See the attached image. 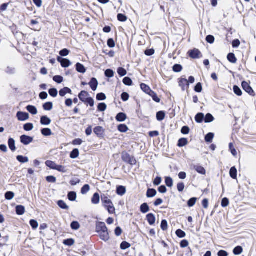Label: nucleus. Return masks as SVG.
Instances as JSON below:
<instances>
[{"label": "nucleus", "instance_id": "f257e3e1", "mask_svg": "<svg viewBox=\"0 0 256 256\" xmlns=\"http://www.w3.org/2000/svg\"><path fill=\"white\" fill-rule=\"evenodd\" d=\"M96 232L99 234L100 239L106 242L110 238L108 228L104 222H99L96 224Z\"/></svg>", "mask_w": 256, "mask_h": 256}, {"label": "nucleus", "instance_id": "f03ea898", "mask_svg": "<svg viewBox=\"0 0 256 256\" xmlns=\"http://www.w3.org/2000/svg\"><path fill=\"white\" fill-rule=\"evenodd\" d=\"M102 206L108 210L110 214L115 213V208L112 201L106 194L101 196Z\"/></svg>", "mask_w": 256, "mask_h": 256}, {"label": "nucleus", "instance_id": "7ed1b4c3", "mask_svg": "<svg viewBox=\"0 0 256 256\" xmlns=\"http://www.w3.org/2000/svg\"><path fill=\"white\" fill-rule=\"evenodd\" d=\"M122 160L131 165L136 164V161L134 157H132L128 154L126 152H123L122 154Z\"/></svg>", "mask_w": 256, "mask_h": 256}, {"label": "nucleus", "instance_id": "20e7f679", "mask_svg": "<svg viewBox=\"0 0 256 256\" xmlns=\"http://www.w3.org/2000/svg\"><path fill=\"white\" fill-rule=\"evenodd\" d=\"M188 53L189 54V56L192 58H198L202 56L200 52L196 48L188 51Z\"/></svg>", "mask_w": 256, "mask_h": 256}, {"label": "nucleus", "instance_id": "39448f33", "mask_svg": "<svg viewBox=\"0 0 256 256\" xmlns=\"http://www.w3.org/2000/svg\"><path fill=\"white\" fill-rule=\"evenodd\" d=\"M16 117L20 121H26L29 118L28 113L18 112L16 114Z\"/></svg>", "mask_w": 256, "mask_h": 256}, {"label": "nucleus", "instance_id": "423d86ee", "mask_svg": "<svg viewBox=\"0 0 256 256\" xmlns=\"http://www.w3.org/2000/svg\"><path fill=\"white\" fill-rule=\"evenodd\" d=\"M57 60L60 63L61 66L63 68H68L71 64V62L70 60L60 56L57 58Z\"/></svg>", "mask_w": 256, "mask_h": 256}, {"label": "nucleus", "instance_id": "0eeeda50", "mask_svg": "<svg viewBox=\"0 0 256 256\" xmlns=\"http://www.w3.org/2000/svg\"><path fill=\"white\" fill-rule=\"evenodd\" d=\"M20 142L24 145H28L33 140V138L26 135H22L20 138Z\"/></svg>", "mask_w": 256, "mask_h": 256}, {"label": "nucleus", "instance_id": "6e6552de", "mask_svg": "<svg viewBox=\"0 0 256 256\" xmlns=\"http://www.w3.org/2000/svg\"><path fill=\"white\" fill-rule=\"evenodd\" d=\"M179 86L182 90H184L188 88L189 84L188 80L186 78H180L179 80Z\"/></svg>", "mask_w": 256, "mask_h": 256}, {"label": "nucleus", "instance_id": "1a4fd4ad", "mask_svg": "<svg viewBox=\"0 0 256 256\" xmlns=\"http://www.w3.org/2000/svg\"><path fill=\"white\" fill-rule=\"evenodd\" d=\"M242 87L243 89L248 93L252 95L254 93L252 88L250 86V84L246 82H242Z\"/></svg>", "mask_w": 256, "mask_h": 256}, {"label": "nucleus", "instance_id": "9d476101", "mask_svg": "<svg viewBox=\"0 0 256 256\" xmlns=\"http://www.w3.org/2000/svg\"><path fill=\"white\" fill-rule=\"evenodd\" d=\"M88 96V92L84 90L80 93L78 97L80 100L84 102L89 98Z\"/></svg>", "mask_w": 256, "mask_h": 256}, {"label": "nucleus", "instance_id": "9b49d317", "mask_svg": "<svg viewBox=\"0 0 256 256\" xmlns=\"http://www.w3.org/2000/svg\"><path fill=\"white\" fill-rule=\"evenodd\" d=\"M94 132L99 137H101L103 136L104 132V129L102 127L98 126L94 128Z\"/></svg>", "mask_w": 256, "mask_h": 256}, {"label": "nucleus", "instance_id": "f8f14e48", "mask_svg": "<svg viewBox=\"0 0 256 256\" xmlns=\"http://www.w3.org/2000/svg\"><path fill=\"white\" fill-rule=\"evenodd\" d=\"M51 120L47 116H42L40 118V124L42 125H49L51 123Z\"/></svg>", "mask_w": 256, "mask_h": 256}, {"label": "nucleus", "instance_id": "ddd939ff", "mask_svg": "<svg viewBox=\"0 0 256 256\" xmlns=\"http://www.w3.org/2000/svg\"><path fill=\"white\" fill-rule=\"evenodd\" d=\"M89 84L91 88L94 91H95L96 90L98 85V80L95 78H92L89 83Z\"/></svg>", "mask_w": 256, "mask_h": 256}, {"label": "nucleus", "instance_id": "4468645a", "mask_svg": "<svg viewBox=\"0 0 256 256\" xmlns=\"http://www.w3.org/2000/svg\"><path fill=\"white\" fill-rule=\"evenodd\" d=\"M146 220L150 225H153L156 222V217L152 214H149L146 216Z\"/></svg>", "mask_w": 256, "mask_h": 256}, {"label": "nucleus", "instance_id": "2eb2a0df", "mask_svg": "<svg viewBox=\"0 0 256 256\" xmlns=\"http://www.w3.org/2000/svg\"><path fill=\"white\" fill-rule=\"evenodd\" d=\"M116 120L120 122H122L124 121L126 118V116L123 112L118 113L116 116Z\"/></svg>", "mask_w": 256, "mask_h": 256}, {"label": "nucleus", "instance_id": "dca6fc26", "mask_svg": "<svg viewBox=\"0 0 256 256\" xmlns=\"http://www.w3.org/2000/svg\"><path fill=\"white\" fill-rule=\"evenodd\" d=\"M76 66V70L78 72L82 74H84L86 72V69L82 64L80 63H77Z\"/></svg>", "mask_w": 256, "mask_h": 256}, {"label": "nucleus", "instance_id": "f3484780", "mask_svg": "<svg viewBox=\"0 0 256 256\" xmlns=\"http://www.w3.org/2000/svg\"><path fill=\"white\" fill-rule=\"evenodd\" d=\"M100 197L98 193H95L92 198V202L93 204H97L100 202Z\"/></svg>", "mask_w": 256, "mask_h": 256}, {"label": "nucleus", "instance_id": "a211bd4d", "mask_svg": "<svg viewBox=\"0 0 256 256\" xmlns=\"http://www.w3.org/2000/svg\"><path fill=\"white\" fill-rule=\"evenodd\" d=\"M140 88L144 92L148 94L152 91L148 86L144 84H140Z\"/></svg>", "mask_w": 256, "mask_h": 256}, {"label": "nucleus", "instance_id": "6ab92c4d", "mask_svg": "<svg viewBox=\"0 0 256 256\" xmlns=\"http://www.w3.org/2000/svg\"><path fill=\"white\" fill-rule=\"evenodd\" d=\"M8 144L10 148L12 151L14 152L16 150V148L15 146V141L13 138H9L8 141Z\"/></svg>", "mask_w": 256, "mask_h": 256}, {"label": "nucleus", "instance_id": "aec40b11", "mask_svg": "<svg viewBox=\"0 0 256 256\" xmlns=\"http://www.w3.org/2000/svg\"><path fill=\"white\" fill-rule=\"evenodd\" d=\"M194 168L198 173L204 175L206 174V171L202 166L197 165L194 166Z\"/></svg>", "mask_w": 256, "mask_h": 256}, {"label": "nucleus", "instance_id": "412c9836", "mask_svg": "<svg viewBox=\"0 0 256 256\" xmlns=\"http://www.w3.org/2000/svg\"><path fill=\"white\" fill-rule=\"evenodd\" d=\"M72 92V90L70 88H64L62 89L60 91V95L61 96H64L66 94L69 93L70 94Z\"/></svg>", "mask_w": 256, "mask_h": 256}, {"label": "nucleus", "instance_id": "4be33fe9", "mask_svg": "<svg viewBox=\"0 0 256 256\" xmlns=\"http://www.w3.org/2000/svg\"><path fill=\"white\" fill-rule=\"evenodd\" d=\"M26 110L32 114H36L38 113L36 108L33 106H26Z\"/></svg>", "mask_w": 256, "mask_h": 256}, {"label": "nucleus", "instance_id": "5701e85b", "mask_svg": "<svg viewBox=\"0 0 256 256\" xmlns=\"http://www.w3.org/2000/svg\"><path fill=\"white\" fill-rule=\"evenodd\" d=\"M188 143V140L186 138H182L178 140V146L179 147H182L186 146Z\"/></svg>", "mask_w": 256, "mask_h": 256}, {"label": "nucleus", "instance_id": "b1692460", "mask_svg": "<svg viewBox=\"0 0 256 256\" xmlns=\"http://www.w3.org/2000/svg\"><path fill=\"white\" fill-rule=\"evenodd\" d=\"M230 174L233 179H236L237 177V170L235 167H232L230 172Z\"/></svg>", "mask_w": 256, "mask_h": 256}, {"label": "nucleus", "instance_id": "393cba45", "mask_svg": "<svg viewBox=\"0 0 256 256\" xmlns=\"http://www.w3.org/2000/svg\"><path fill=\"white\" fill-rule=\"evenodd\" d=\"M228 60L232 63L235 64L236 62V58L233 53H230L227 56Z\"/></svg>", "mask_w": 256, "mask_h": 256}, {"label": "nucleus", "instance_id": "a878e982", "mask_svg": "<svg viewBox=\"0 0 256 256\" xmlns=\"http://www.w3.org/2000/svg\"><path fill=\"white\" fill-rule=\"evenodd\" d=\"M16 212L18 215L23 214L25 212V208L24 206H18L16 207Z\"/></svg>", "mask_w": 256, "mask_h": 256}, {"label": "nucleus", "instance_id": "bb28decb", "mask_svg": "<svg viewBox=\"0 0 256 256\" xmlns=\"http://www.w3.org/2000/svg\"><path fill=\"white\" fill-rule=\"evenodd\" d=\"M156 194V191L154 189H148L146 192V196L148 198H152Z\"/></svg>", "mask_w": 256, "mask_h": 256}, {"label": "nucleus", "instance_id": "cd10ccee", "mask_svg": "<svg viewBox=\"0 0 256 256\" xmlns=\"http://www.w3.org/2000/svg\"><path fill=\"white\" fill-rule=\"evenodd\" d=\"M42 134L44 136H50L52 134V132L50 129L48 128H44L41 130Z\"/></svg>", "mask_w": 256, "mask_h": 256}, {"label": "nucleus", "instance_id": "c85d7f7f", "mask_svg": "<svg viewBox=\"0 0 256 256\" xmlns=\"http://www.w3.org/2000/svg\"><path fill=\"white\" fill-rule=\"evenodd\" d=\"M46 164L47 166L52 170H56L57 166V164L54 162L50 160H47L46 162Z\"/></svg>", "mask_w": 256, "mask_h": 256}, {"label": "nucleus", "instance_id": "c756f323", "mask_svg": "<svg viewBox=\"0 0 256 256\" xmlns=\"http://www.w3.org/2000/svg\"><path fill=\"white\" fill-rule=\"evenodd\" d=\"M150 210V208L148 206L146 203H144L142 204L140 206V211L142 213H146Z\"/></svg>", "mask_w": 256, "mask_h": 256}, {"label": "nucleus", "instance_id": "7c9ffc66", "mask_svg": "<svg viewBox=\"0 0 256 256\" xmlns=\"http://www.w3.org/2000/svg\"><path fill=\"white\" fill-rule=\"evenodd\" d=\"M118 130L121 132H126L128 130V127L124 124H120L118 126Z\"/></svg>", "mask_w": 256, "mask_h": 256}, {"label": "nucleus", "instance_id": "2f4dec72", "mask_svg": "<svg viewBox=\"0 0 256 256\" xmlns=\"http://www.w3.org/2000/svg\"><path fill=\"white\" fill-rule=\"evenodd\" d=\"M204 118V114L202 113H199L196 116V121L198 123H200L202 122Z\"/></svg>", "mask_w": 256, "mask_h": 256}, {"label": "nucleus", "instance_id": "473e14b6", "mask_svg": "<svg viewBox=\"0 0 256 256\" xmlns=\"http://www.w3.org/2000/svg\"><path fill=\"white\" fill-rule=\"evenodd\" d=\"M79 156V150L77 148L74 149L70 154V157L72 158H76Z\"/></svg>", "mask_w": 256, "mask_h": 256}, {"label": "nucleus", "instance_id": "72a5a7b5", "mask_svg": "<svg viewBox=\"0 0 256 256\" xmlns=\"http://www.w3.org/2000/svg\"><path fill=\"white\" fill-rule=\"evenodd\" d=\"M165 182L168 187L171 188L173 186V180L170 177H166Z\"/></svg>", "mask_w": 256, "mask_h": 256}, {"label": "nucleus", "instance_id": "f704fd0d", "mask_svg": "<svg viewBox=\"0 0 256 256\" xmlns=\"http://www.w3.org/2000/svg\"><path fill=\"white\" fill-rule=\"evenodd\" d=\"M63 244L68 246H72L74 244V240L72 238H69L64 240Z\"/></svg>", "mask_w": 256, "mask_h": 256}, {"label": "nucleus", "instance_id": "c9c22d12", "mask_svg": "<svg viewBox=\"0 0 256 256\" xmlns=\"http://www.w3.org/2000/svg\"><path fill=\"white\" fill-rule=\"evenodd\" d=\"M242 250L243 249L242 246H238L234 248L233 252L235 255H239L242 253Z\"/></svg>", "mask_w": 256, "mask_h": 256}, {"label": "nucleus", "instance_id": "e433bc0d", "mask_svg": "<svg viewBox=\"0 0 256 256\" xmlns=\"http://www.w3.org/2000/svg\"><path fill=\"white\" fill-rule=\"evenodd\" d=\"M214 120V116L210 114H206L204 118V122L206 123L212 122Z\"/></svg>", "mask_w": 256, "mask_h": 256}, {"label": "nucleus", "instance_id": "4c0bfd02", "mask_svg": "<svg viewBox=\"0 0 256 256\" xmlns=\"http://www.w3.org/2000/svg\"><path fill=\"white\" fill-rule=\"evenodd\" d=\"M165 114L162 111L158 112L156 114V118L158 120L161 121L164 118Z\"/></svg>", "mask_w": 256, "mask_h": 256}, {"label": "nucleus", "instance_id": "58836bf2", "mask_svg": "<svg viewBox=\"0 0 256 256\" xmlns=\"http://www.w3.org/2000/svg\"><path fill=\"white\" fill-rule=\"evenodd\" d=\"M43 108L46 110H50L52 108V103L51 102H48L44 104Z\"/></svg>", "mask_w": 256, "mask_h": 256}, {"label": "nucleus", "instance_id": "ea45409f", "mask_svg": "<svg viewBox=\"0 0 256 256\" xmlns=\"http://www.w3.org/2000/svg\"><path fill=\"white\" fill-rule=\"evenodd\" d=\"M68 198L70 201H74L76 198V194L74 192H70L68 194Z\"/></svg>", "mask_w": 256, "mask_h": 256}, {"label": "nucleus", "instance_id": "a19ab883", "mask_svg": "<svg viewBox=\"0 0 256 256\" xmlns=\"http://www.w3.org/2000/svg\"><path fill=\"white\" fill-rule=\"evenodd\" d=\"M34 128V125L32 123H27L24 124V129L26 131H30L32 130Z\"/></svg>", "mask_w": 256, "mask_h": 256}, {"label": "nucleus", "instance_id": "79ce46f5", "mask_svg": "<svg viewBox=\"0 0 256 256\" xmlns=\"http://www.w3.org/2000/svg\"><path fill=\"white\" fill-rule=\"evenodd\" d=\"M90 190V186L88 184H85L81 190V193L82 194H86Z\"/></svg>", "mask_w": 256, "mask_h": 256}, {"label": "nucleus", "instance_id": "37998d69", "mask_svg": "<svg viewBox=\"0 0 256 256\" xmlns=\"http://www.w3.org/2000/svg\"><path fill=\"white\" fill-rule=\"evenodd\" d=\"M117 193L118 194L122 196L126 193V188L122 186H120L117 188Z\"/></svg>", "mask_w": 256, "mask_h": 256}, {"label": "nucleus", "instance_id": "c03bdc74", "mask_svg": "<svg viewBox=\"0 0 256 256\" xmlns=\"http://www.w3.org/2000/svg\"><path fill=\"white\" fill-rule=\"evenodd\" d=\"M18 161L22 163L27 162L28 161V158L27 157H24L22 156H18L16 157Z\"/></svg>", "mask_w": 256, "mask_h": 256}, {"label": "nucleus", "instance_id": "a18cd8bd", "mask_svg": "<svg viewBox=\"0 0 256 256\" xmlns=\"http://www.w3.org/2000/svg\"><path fill=\"white\" fill-rule=\"evenodd\" d=\"M214 137V134L211 132L207 134L205 137V140L206 142H212V139Z\"/></svg>", "mask_w": 256, "mask_h": 256}, {"label": "nucleus", "instance_id": "49530a36", "mask_svg": "<svg viewBox=\"0 0 256 256\" xmlns=\"http://www.w3.org/2000/svg\"><path fill=\"white\" fill-rule=\"evenodd\" d=\"M60 172L65 173L67 172V170L65 168V166L61 165H58L56 166V170Z\"/></svg>", "mask_w": 256, "mask_h": 256}, {"label": "nucleus", "instance_id": "de8ad7c7", "mask_svg": "<svg viewBox=\"0 0 256 256\" xmlns=\"http://www.w3.org/2000/svg\"><path fill=\"white\" fill-rule=\"evenodd\" d=\"M71 228L74 230H78L80 228V225L78 222H73L70 224Z\"/></svg>", "mask_w": 256, "mask_h": 256}, {"label": "nucleus", "instance_id": "09e8293b", "mask_svg": "<svg viewBox=\"0 0 256 256\" xmlns=\"http://www.w3.org/2000/svg\"><path fill=\"white\" fill-rule=\"evenodd\" d=\"M148 95L151 96L154 101L156 102H160V99L158 97L156 94L153 91H152Z\"/></svg>", "mask_w": 256, "mask_h": 256}, {"label": "nucleus", "instance_id": "8fccbe9b", "mask_svg": "<svg viewBox=\"0 0 256 256\" xmlns=\"http://www.w3.org/2000/svg\"><path fill=\"white\" fill-rule=\"evenodd\" d=\"M14 194L13 192H8L5 194V198L6 200H11L14 198Z\"/></svg>", "mask_w": 256, "mask_h": 256}, {"label": "nucleus", "instance_id": "3c124183", "mask_svg": "<svg viewBox=\"0 0 256 256\" xmlns=\"http://www.w3.org/2000/svg\"><path fill=\"white\" fill-rule=\"evenodd\" d=\"M58 206L64 210L68 209V207L63 200H59L58 202Z\"/></svg>", "mask_w": 256, "mask_h": 256}, {"label": "nucleus", "instance_id": "603ef678", "mask_svg": "<svg viewBox=\"0 0 256 256\" xmlns=\"http://www.w3.org/2000/svg\"><path fill=\"white\" fill-rule=\"evenodd\" d=\"M123 82L126 86H132V80L128 77H126L123 79Z\"/></svg>", "mask_w": 256, "mask_h": 256}, {"label": "nucleus", "instance_id": "864d4df0", "mask_svg": "<svg viewBox=\"0 0 256 256\" xmlns=\"http://www.w3.org/2000/svg\"><path fill=\"white\" fill-rule=\"evenodd\" d=\"M118 73L120 76H123L126 74V71L122 68H119L118 69Z\"/></svg>", "mask_w": 256, "mask_h": 256}, {"label": "nucleus", "instance_id": "5fc2aeb1", "mask_svg": "<svg viewBox=\"0 0 256 256\" xmlns=\"http://www.w3.org/2000/svg\"><path fill=\"white\" fill-rule=\"evenodd\" d=\"M196 200H197V198H190L188 202V206L189 207L193 206L195 204Z\"/></svg>", "mask_w": 256, "mask_h": 256}, {"label": "nucleus", "instance_id": "6e6d98bb", "mask_svg": "<svg viewBox=\"0 0 256 256\" xmlns=\"http://www.w3.org/2000/svg\"><path fill=\"white\" fill-rule=\"evenodd\" d=\"M105 75L108 78H112L114 76V72L112 70L108 69L105 72Z\"/></svg>", "mask_w": 256, "mask_h": 256}, {"label": "nucleus", "instance_id": "4d7b16f0", "mask_svg": "<svg viewBox=\"0 0 256 256\" xmlns=\"http://www.w3.org/2000/svg\"><path fill=\"white\" fill-rule=\"evenodd\" d=\"M107 106L104 103H100L98 106V110L100 112H104L106 109Z\"/></svg>", "mask_w": 256, "mask_h": 256}, {"label": "nucleus", "instance_id": "13d9d810", "mask_svg": "<svg viewBox=\"0 0 256 256\" xmlns=\"http://www.w3.org/2000/svg\"><path fill=\"white\" fill-rule=\"evenodd\" d=\"M182 69V66L180 64H176L173 66V70L176 72H181Z\"/></svg>", "mask_w": 256, "mask_h": 256}, {"label": "nucleus", "instance_id": "bf43d9fd", "mask_svg": "<svg viewBox=\"0 0 256 256\" xmlns=\"http://www.w3.org/2000/svg\"><path fill=\"white\" fill-rule=\"evenodd\" d=\"M53 80L58 84H60L63 81V78L60 76H56L53 78Z\"/></svg>", "mask_w": 256, "mask_h": 256}, {"label": "nucleus", "instance_id": "052dcab7", "mask_svg": "<svg viewBox=\"0 0 256 256\" xmlns=\"http://www.w3.org/2000/svg\"><path fill=\"white\" fill-rule=\"evenodd\" d=\"M234 93L238 96H240L242 95V92L241 90L239 88V87H238L236 86H234Z\"/></svg>", "mask_w": 256, "mask_h": 256}, {"label": "nucleus", "instance_id": "680f3d73", "mask_svg": "<svg viewBox=\"0 0 256 256\" xmlns=\"http://www.w3.org/2000/svg\"><path fill=\"white\" fill-rule=\"evenodd\" d=\"M176 234L180 238H183L186 236V233L181 230H178L176 231Z\"/></svg>", "mask_w": 256, "mask_h": 256}, {"label": "nucleus", "instance_id": "e2e57ef3", "mask_svg": "<svg viewBox=\"0 0 256 256\" xmlns=\"http://www.w3.org/2000/svg\"><path fill=\"white\" fill-rule=\"evenodd\" d=\"M50 94L52 97H56L58 95V90L56 88H51L49 90Z\"/></svg>", "mask_w": 256, "mask_h": 256}, {"label": "nucleus", "instance_id": "0e129e2a", "mask_svg": "<svg viewBox=\"0 0 256 256\" xmlns=\"http://www.w3.org/2000/svg\"><path fill=\"white\" fill-rule=\"evenodd\" d=\"M229 148L233 156H236L237 154V152L235 150L232 143H230L229 144Z\"/></svg>", "mask_w": 256, "mask_h": 256}, {"label": "nucleus", "instance_id": "69168bd1", "mask_svg": "<svg viewBox=\"0 0 256 256\" xmlns=\"http://www.w3.org/2000/svg\"><path fill=\"white\" fill-rule=\"evenodd\" d=\"M30 223L31 226L34 230L36 229L38 227V222L34 220H30Z\"/></svg>", "mask_w": 256, "mask_h": 256}, {"label": "nucleus", "instance_id": "338daca9", "mask_svg": "<svg viewBox=\"0 0 256 256\" xmlns=\"http://www.w3.org/2000/svg\"><path fill=\"white\" fill-rule=\"evenodd\" d=\"M118 19L119 21L124 22L126 20L127 17L123 14H120L118 15Z\"/></svg>", "mask_w": 256, "mask_h": 256}, {"label": "nucleus", "instance_id": "774afa93", "mask_svg": "<svg viewBox=\"0 0 256 256\" xmlns=\"http://www.w3.org/2000/svg\"><path fill=\"white\" fill-rule=\"evenodd\" d=\"M185 186L182 182H180L178 184L177 188L180 192H182L184 190Z\"/></svg>", "mask_w": 256, "mask_h": 256}]
</instances>
